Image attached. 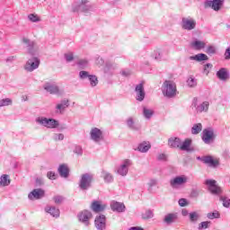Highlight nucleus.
Instances as JSON below:
<instances>
[{
  "label": "nucleus",
  "instance_id": "obj_1",
  "mask_svg": "<svg viewBox=\"0 0 230 230\" xmlns=\"http://www.w3.org/2000/svg\"><path fill=\"white\" fill-rule=\"evenodd\" d=\"M162 93L165 98H175L177 96V85L173 81L166 80L162 85Z\"/></svg>",
  "mask_w": 230,
  "mask_h": 230
},
{
  "label": "nucleus",
  "instance_id": "obj_2",
  "mask_svg": "<svg viewBox=\"0 0 230 230\" xmlns=\"http://www.w3.org/2000/svg\"><path fill=\"white\" fill-rule=\"evenodd\" d=\"M93 181H94V175L86 172L81 175L78 186L82 191H87L90 188H93Z\"/></svg>",
  "mask_w": 230,
  "mask_h": 230
},
{
  "label": "nucleus",
  "instance_id": "obj_3",
  "mask_svg": "<svg viewBox=\"0 0 230 230\" xmlns=\"http://www.w3.org/2000/svg\"><path fill=\"white\" fill-rule=\"evenodd\" d=\"M36 123L41 125V127H46V128H57L60 123L55 119H48L46 117H38L36 119Z\"/></svg>",
  "mask_w": 230,
  "mask_h": 230
},
{
  "label": "nucleus",
  "instance_id": "obj_4",
  "mask_svg": "<svg viewBox=\"0 0 230 230\" xmlns=\"http://www.w3.org/2000/svg\"><path fill=\"white\" fill-rule=\"evenodd\" d=\"M40 66V59L37 57H32L28 59V61L24 65L23 68L28 73H33V71H35V69H39Z\"/></svg>",
  "mask_w": 230,
  "mask_h": 230
},
{
  "label": "nucleus",
  "instance_id": "obj_5",
  "mask_svg": "<svg viewBox=\"0 0 230 230\" xmlns=\"http://www.w3.org/2000/svg\"><path fill=\"white\" fill-rule=\"evenodd\" d=\"M78 221L81 222L85 227L91 226V218H93V213L89 210H82L77 214Z\"/></svg>",
  "mask_w": 230,
  "mask_h": 230
},
{
  "label": "nucleus",
  "instance_id": "obj_6",
  "mask_svg": "<svg viewBox=\"0 0 230 230\" xmlns=\"http://www.w3.org/2000/svg\"><path fill=\"white\" fill-rule=\"evenodd\" d=\"M43 89L49 94H60V88L57 84V82L50 80L43 84Z\"/></svg>",
  "mask_w": 230,
  "mask_h": 230
},
{
  "label": "nucleus",
  "instance_id": "obj_7",
  "mask_svg": "<svg viewBox=\"0 0 230 230\" xmlns=\"http://www.w3.org/2000/svg\"><path fill=\"white\" fill-rule=\"evenodd\" d=\"M132 166V160L125 159L117 170V173L121 177H127L128 174V168Z\"/></svg>",
  "mask_w": 230,
  "mask_h": 230
},
{
  "label": "nucleus",
  "instance_id": "obj_8",
  "mask_svg": "<svg viewBox=\"0 0 230 230\" xmlns=\"http://www.w3.org/2000/svg\"><path fill=\"white\" fill-rule=\"evenodd\" d=\"M205 184L208 186V190L212 195H222V188L217 185V181L215 180H207Z\"/></svg>",
  "mask_w": 230,
  "mask_h": 230
},
{
  "label": "nucleus",
  "instance_id": "obj_9",
  "mask_svg": "<svg viewBox=\"0 0 230 230\" xmlns=\"http://www.w3.org/2000/svg\"><path fill=\"white\" fill-rule=\"evenodd\" d=\"M181 25L182 30L191 31V30H195V28H197V22L193 18H182Z\"/></svg>",
  "mask_w": 230,
  "mask_h": 230
},
{
  "label": "nucleus",
  "instance_id": "obj_10",
  "mask_svg": "<svg viewBox=\"0 0 230 230\" xmlns=\"http://www.w3.org/2000/svg\"><path fill=\"white\" fill-rule=\"evenodd\" d=\"M135 93L137 102H143L146 96V93L145 92V83L142 82L137 84L135 87Z\"/></svg>",
  "mask_w": 230,
  "mask_h": 230
},
{
  "label": "nucleus",
  "instance_id": "obj_11",
  "mask_svg": "<svg viewBox=\"0 0 230 230\" xmlns=\"http://www.w3.org/2000/svg\"><path fill=\"white\" fill-rule=\"evenodd\" d=\"M224 4V0H207L204 3V8H212L215 12H218Z\"/></svg>",
  "mask_w": 230,
  "mask_h": 230
},
{
  "label": "nucleus",
  "instance_id": "obj_12",
  "mask_svg": "<svg viewBox=\"0 0 230 230\" xmlns=\"http://www.w3.org/2000/svg\"><path fill=\"white\" fill-rule=\"evenodd\" d=\"M94 226L97 230L107 229V217H105V215L96 216L94 220Z\"/></svg>",
  "mask_w": 230,
  "mask_h": 230
},
{
  "label": "nucleus",
  "instance_id": "obj_13",
  "mask_svg": "<svg viewBox=\"0 0 230 230\" xmlns=\"http://www.w3.org/2000/svg\"><path fill=\"white\" fill-rule=\"evenodd\" d=\"M90 137L94 143H100V141H103V131L98 128H93L90 131Z\"/></svg>",
  "mask_w": 230,
  "mask_h": 230
},
{
  "label": "nucleus",
  "instance_id": "obj_14",
  "mask_svg": "<svg viewBox=\"0 0 230 230\" xmlns=\"http://www.w3.org/2000/svg\"><path fill=\"white\" fill-rule=\"evenodd\" d=\"M202 141H204L206 145L213 143V141H215V131L211 128L204 129L202 135Z\"/></svg>",
  "mask_w": 230,
  "mask_h": 230
},
{
  "label": "nucleus",
  "instance_id": "obj_15",
  "mask_svg": "<svg viewBox=\"0 0 230 230\" xmlns=\"http://www.w3.org/2000/svg\"><path fill=\"white\" fill-rule=\"evenodd\" d=\"M199 98L195 97L192 101V105L195 107L197 112H208L209 110V102H203L201 104L198 105Z\"/></svg>",
  "mask_w": 230,
  "mask_h": 230
},
{
  "label": "nucleus",
  "instance_id": "obj_16",
  "mask_svg": "<svg viewBox=\"0 0 230 230\" xmlns=\"http://www.w3.org/2000/svg\"><path fill=\"white\" fill-rule=\"evenodd\" d=\"M92 10L93 5L91 4H74L72 8L73 12H83V13H88Z\"/></svg>",
  "mask_w": 230,
  "mask_h": 230
},
{
  "label": "nucleus",
  "instance_id": "obj_17",
  "mask_svg": "<svg viewBox=\"0 0 230 230\" xmlns=\"http://www.w3.org/2000/svg\"><path fill=\"white\" fill-rule=\"evenodd\" d=\"M45 195V191L42 189H34L31 192L29 193L28 199L30 200H39L40 199H43Z\"/></svg>",
  "mask_w": 230,
  "mask_h": 230
},
{
  "label": "nucleus",
  "instance_id": "obj_18",
  "mask_svg": "<svg viewBox=\"0 0 230 230\" xmlns=\"http://www.w3.org/2000/svg\"><path fill=\"white\" fill-rule=\"evenodd\" d=\"M188 182V177L186 176H177L170 181V186L172 188H177V186H182Z\"/></svg>",
  "mask_w": 230,
  "mask_h": 230
},
{
  "label": "nucleus",
  "instance_id": "obj_19",
  "mask_svg": "<svg viewBox=\"0 0 230 230\" xmlns=\"http://www.w3.org/2000/svg\"><path fill=\"white\" fill-rule=\"evenodd\" d=\"M178 218L179 216L177 215V213H169L164 216V223L167 226H172V224H175V222H177Z\"/></svg>",
  "mask_w": 230,
  "mask_h": 230
},
{
  "label": "nucleus",
  "instance_id": "obj_20",
  "mask_svg": "<svg viewBox=\"0 0 230 230\" xmlns=\"http://www.w3.org/2000/svg\"><path fill=\"white\" fill-rule=\"evenodd\" d=\"M111 208L117 213H125L126 209L125 204L114 200L111 202Z\"/></svg>",
  "mask_w": 230,
  "mask_h": 230
},
{
  "label": "nucleus",
  "instance_id": "obj_21",
  "mask_svg": "<svg viewBox=\"0 0 230 230\" xmlns=\"http://www.w3.org/2000/svg\"><path fill=\"white\" fill-rule=\"evenodd\" d=\"M69 107V100L64 99L61 101L60 103L57 104L56 106V112L57 114H62L66 109Z\"/></svg>",
  "mask_w": 230,
  "mask_h": 230
},
{
  "label": "nucleus",
  "instance_id": "obj_22",
  "mask_svg": "<svg viewBox=\"0 0 230 230\" xmlns=\"http://www.w3.org/2000/svg\"><path fill=\"white\" fill-rule=\"evenodd\" d=\"M181 138L177 137H172L168 139V146L170 148H181Z\"/></svg>",
  "mask_w": 230,
  "mask_h": 230
},
{
  "label": "nucleus",
  "instance_id": "obj_23",
  "mask_svg": "<svg viewBox=\"0 0 230 230\" xmlns=\"http://www.w3.org/2000/svg\"><path fill=\"white\" fill-rule=\"evenodd\" d=\"M58 172L60 175V177H63L64 179H67L69 177V167H67V164H62L58 168Z\"/></svg>",
  "mask_w": 230,
  "mask_h": 230
},
{
  "label": "nucleus",
  "instance_id": "obj_24",
  "mask_svg": "<svg viewBox=\"0 0 230 230\" xmlns=\"http://www.w3.org/2000/svg\"><path fill=\"white\" fill-rule=\"evenodd\" d=\"M217 76L219 80H222V82H226V80H228L229 78V72L227 71V68L222 67L217 72Z\"/></svg>",
  "mask_w": 230,
  "mask_h": 230
},
{
  "label": "nucleus",
  "instance_id": "obj_25",
  "mask_svg": "<svg viewBox=\"0 0 230 230\" xmlns=\"http://www.w3.org/2000/svg\"><path fill=\"white\" fill-rule=\"evenodd\" d=\"M203 163H204V164H208L211 168H217V166H218L217 160H214L213 156H211V155L204 156Z\"/></svg>",
  "mask_w": 230,
  "mask_h": 230
},
{
  "label": "nucleus",
  "instance_id": "obj_26",
  "mask_svg": "<svg viewBox=\"0 0 230 230\" xmlns=\"http://www.w3.org/2000/svg\"><path fill=\"white\" fill-rule=\"evenodd\" d=\"M105 208L107 207L100 204L99 201H93L91 206V209H93L94 213H102V211L105 210Z\"/></svg>",
  "mask_w": 230,
  "mask_h": 230
},
{
  "label": "nucleus",
  "instance_id": "obj_27",
  "mask_svg": "<svg viewBox=\"0 0 230 230\" xmlns=\"http://www.w3.org/2000/svg\"><path fill=\"white\" fill-rule=\"evenodd\" d=\"M200 213L199 211H191L189 214V220L190 224H197L200 220Z\"/></svg>",
  "mask_w": 230,
  "mask_h": 230
},
{
  "label": "nucleus",
  "instance_id": "obj_28",
  "mask_svg": "<svg viewBox=\"0 0 230 230\" xmlns=\"http://www.w3.org/2000/svg\"><path fill=\"white\" fill-rule=\"evenodd\" d=\"M154 114L155 111L152 109L146 108V106L143 107L142 115L144 116L145 119H152Z\"/></svg>",
  "mask_w": 230,
  "mask_h": 230
},
{
  "label": "nucleus",
  "instance_id": "obj_29",
  "mask_svg": "<svg viewBox=\"0 0 230 230\" xmlns=\"http://www.w3.org/2000/svg\"><path fill=\"white\" fill-rule=\"evenodd\" d=\"M189 60H196V62H202L204 60H209V58L208 57V55L200 53L195 56H190L189 58Z\"/></svg>",
  "mask_w": 230,
  "mask_h": 230
},
{
  "label": "nucleus",
  "instance_id": "obj_30",
  "mask_svg": "<svg viewBox=\"0 0 230 230\" xmlns=\"http://www.w3.org/2000/svg\"><path fill=\"white\" fill-rule=\"evenodd\" d=\"M190 146H191V139L186 138L183 142L180 144V150L183 152H190Z\"/></svg>",
  "mask_w": 230,
  "mask_h": 230
},
{
  "label": "nucleus",
  "instance_id": "obj_31",
  "mask_svg": "<svg viewBox=\"0 0 230 230\" xmlns=\"http://www.w3.org/2000/svg\"><path fill=\"white\" fill-rule=\"evenodd\" d=\"M151 148L150 143L148 142H142L138 145L137 150L138 152H141L142 154H146Z\"/></svg>",
  "mask_w": 230,
  "mask_h": 230
},
{
  "label": "nucleus",
  "instance_id": "obj_32",
  "mask_svg": "<svg viewBox=\"0 0 230 230\" xmlns=\"http://www.w3.org/2000/svg\"><path fill=\"white\" fill-rule=\"evenodd\" d=\"M191 47L197 51H200V49L206 48V42L196 40L191 43Z\"/></svg>",
  "mask_w": 230,
  "mask_h": 230
},
{
  "label": "nucleus",
  "instance_id": "obj_33",
  "mask_svg": "<svg viewBox=\"0 0 230 230\" xmlns=\"http://www.w3.org/2000/svg\"><path fill=\"white\" fill-rule=\"evenodd\" d=\"M46 211L55 218H58V217H60V209L57 208V207H49V208H46Z\"/></svg>",
  "mask_w": 230,
  "mask_h": 230
},
{
  "label": "nucleus",
  "instance_id": "obj_34",
  "mask_svg": "<svg viewBox=\"0 0 230 230\" xmlns=\"http://www.w3.org/2000/svg\"><path fill=\"white\" fill-rule=\"evenodd\" d=\"M102 175L104 180V182H107V184H111V182H114V176H112L110 172L102 171Z\"/></svg>",
  "mask_w": 230,
  "mask_h": 230
},
{
  "label": "nucleus",
  "instance_id": "obj_35",
  "mask_svg": "<svg viewBox=\"0 0 230 230\" xmlns=\"http://www.w3.org/2000/svg\"><path fill=\"white\" fill-rule=\"evenodd\" d=\"M200 193H202V190L199 188H192L190 190V199H197L198 197H200Z\"/></svg>",
  "mask_w": 230,
  "mask_h": 230
},
{
  "label": "nucleus",
  "instance_id": "obj_36",
  "mask_svg": "<svg viewBox=\"0 0 230 230\" xmlns=\"http://www.w3.org/2000/svg\"><path fill=\"white\" fill-rule=\"evenodd\" d=\"M0 186H10V176L3 174L0 178Z\"/></svg>",
  "mask_w": 230,
  "mask_h": 230
},
{
  "label": "nucleus",
  "instance_id": "obj_37",
  "mask_svg": "<svg viewBox=\"0 0 230 230\" xmlns=\"http://www.w3.org/2000/svg\"><path fill=\"white\" fill-rule=\"evenodd\" d=\"M205 53H207V55L209 57H212V55H217V47L215 45H208L206 48Z\"/></svg>",
  "mask_w": 230,
  "mask_h": 230
},
{
  "label": "nucleus",
  "instance_id": "obj_38",
  "mask_svg": "<svg viewBox=\"0 0 230 230\" xmlns=\"http://www.w3.org/2000/svg\"><path fill=\"white\" fill-rule=\"evenodd\" d=\"M200 132H202V124H194L193 127L191 128V134L197 136V134H200Z\"/></svg>",
  "mask_w": 230,
  "mask_h": 230
},
{
  "label": "nucleus",
  "instance_id": "obj_39",
  "mask_svg": "<svg viewBox=\"0 0 230 230\" xmlns=\"http://www.w3.org/2000/svg\"><path fill=\"white\" fill-rule=\"evenodd\" d=\"M126 123L128 128L131 130H139V128L136 126V122H134V119L132 117L128 118Z\"/></svg>",
  "mask_w": 230,
  "mask_h": 230
},
{
  "label": "nucleus",
  "instance_id": "obj_40",
  "mask_svg": "<svg viewBox=\"0 0 230 230\" xmlns=\"http://www.w3.org/2000/svg\"><path fill=\"white\" fill-rule=\"evenodd\" d=\"M220 202L223 203V207L229 208H230V199L227 196H220L219 197Z\"/></svg>",
  "mask_w": 230,
  "mask_h": 230
},
{
  "label": "nucleus",
  "instance_id": "obj_41",
  "mask_svg": "<svg viewBox=\"0 0 230 230\" xmlns=\"http://www.w3.org/2000/svg\"><path fill=\"white\" fill-rule=\"evenodd\" d=\"M154 217V211L148 209L145 211L142 215L141 217L143 220H150Z\"/></svg>",
  "mask_w": 230,
  "mask_h": 230
},
{
  "label": "nucleus",
  "instance_id": "obj_42",
  "mask_svg": "<svg viewBox=\"0 0 230 230\" xmlns=\"http://www.w3.org/2000/svg\"><path fill=\"white\" fill-rule=\"evenodd\" d=\"M211 221H203L198 225L199 230L209 229Z\"/></svg>",
  "mask_w": 230,
  "mask_h": 230
},
{
  "label": "nucleus",
  "instance_id": "obj_43",
  "mask_svg": "<svg viewBox=\"0 0 230 230\" xmlns=\"http://www.w3.org/2000/svg\"><path fill=\"white\" fill-rule=\"evenodd\" d=\"M88 80L90 82L91 87H96V85H98L99 81L96 75H91Z\"/></svg>",
  "mask_w": 230,
  "mask_h": 230
},
{
  "label": "nucleus",
  "instance_id": "obj_44",
  "mask_svg": "<svg viewBox=\"0 0 230 230\" xmlns=\"http://www.w3.org/2000/svg\"><path fill=\"white\" fill-rule=\"evenodd\" d=\"M28 54L31 55V57H36V55H39V49L35 48L34 46L29 47L27 49Z\"/></svg>",
  "mask_w": 230,
  "mask_h": 230
},
{
  "label": "nucleus",
  "instance_id": "obj_45",
  "mask_svg": "<svg viewBox=\"0 0 230 230\" xmlns=\"http://www.w3.org/2000/svg\"><path fill=\"white\" fill-rule=\"evenodd\" d=\"M207 218H208L209 220H215V218H220V213H218V211L208 213Z\"/></svg>",
  "mask_w": 230,
  "mask_h": 230
},
{
  "label": "nucleus",
  "instance_id": "obj_46",
  "mask_svg": "<svg viewBox=\"0 0 230 230\" xmlns=\"http://www.w3.org/2000/svg\"><path fill=\"white\" fill-rule=\"evenodd\" d=\"M13 102L10 98H5L0 100V107H8V105H12Z\"/></svg>",
  "mask_w": 230,
  "mask_h": 230
},
{
  "label": "nucleus",
  "instance_id": "obj_47",
  "mask_svg": "<svg viewBox=\"0 0 230 230\" xmlns=\"http://www.w3.org/2000/svg\"><path fill=\"white\" fill-rule=\"evenodd\" d=\"M187 85L189 87H197V79H195L194 77H189L187 80Z\"/></svg>",
  "mask_w": 230,
  "mask_h": 230
},
{
  "label": "nucleus",
  "instance_id": "obj_48",
  "mask_svg": "<svg viewBox=\"0 0 230 230\" xmlns=\"http://www.w3.org/2000/svg\"><path fill=\"white\" fill-rule=\"evenodd\" d=\"M88 65L89 62L87 61V59H80L77 62V66L80 67V69H85V67H87Z\"/></svg>",
  "mask_w": 230,
  "mask_h": 230
},
{
  "label": "nucleus",
  "instance_id": "obj_49",
  "mask_svg": "<svg viewBox=\"0 0 230 230\" xmlns=\"http://www.w3.org/2000/svg\"><path fill=\"white\" fill-rule=\"evenodd\" d=\"M22 42L26 45L27 49L31 48V46H35V41L30 40V39L22 38Z\"/></svg>",
  "mask_w": 230,
  "mask_h": 230
},
{
  "label": "nucleus",
  "instance_id": "obj_50",
  "mask_svg": "<svg viewBox=\"0 0 230 230\" xmlns=\"http://www.w3.org/2000/svg\"><path fill=\"white\" fill-rule=\"evenodd\" d=\"M116 69V66L111 62L106 63L104 71L105 73H109L110 71H114Z\"/></svg>",
  "mask_w": 230,
  "mask_h": 230
},
{
  "label": "nucleus",
  "instance_id": "obj_51",
  "mask_svg": "<svg viewBox=\"0 0 230 230\" xmlns=\"http://www.w3.org/2000/svg\"><path fill=\"white\" fill-rule=\"evenodd\" d=\"M89 76H91V75H89V72L82 70L79 72V78L81 80H85L87 78H89Z\"/></svg>",
  "mask_w": 230,
  "mask_h": 230
},
{
  "label": "nucleus",
  "instance_id": "obj_52",
  "mask_svg": "<svg viewBox=\"0 0 230 230\" xmlns=\"http://www.w3.org/2000/svg\"><path fill=\"white\" fill-rule=\"evenodd\" d=\"M28 19L29 21H31V22H39L40 21V18H39V16L31 13L28 15Z\"/></svg>",
  "mask_w": 230,
  "mask_h": 230
},
{
  "label": "nucleus",
  "instance_id": "obj_53",
  "mask_svg": "<svg viewBox=\"0 0 230 230\" xmlns=\"http://www.w3.org/2000/svg\"><path fill=\"white\" fill-rule=\"evenodd\" d=\"M53 200H54L55 204H62L65 200V198H64V196L58 195L53 198Z\"/></svg>",
  "mask_w": 230,
  "mask_h": 230
},
{
  "label": "nucleus",
  "instance_id": "obj_54",
  "mask_svg": "<svg viewBox=\"0 0 230 230\" xmlns=\"http://www.w3.org/2000/svg\"><path fill=\"white\" fill-rule=\"evenodd\" d=\"M54 141H64V134L62 133H56L53 136Z\"/></svg>",
  "mask_w": 230,
  "mask_h": 230
},
{
  "label": "nucleus",
  "instance_id": "obj_55",
  "mask_svg": "<svg viewBox=\"0 0 230 230\" xmlns=\"http://www.w3.org/2000/svg\"><path fill=\"white\" fill-rule=\"evenodd\" d=\"M47 177L50 181H55L57 179V173H55L53 171H49L47 172Z\"/></svg>",
  "mask_w": 230,
  "mask_h": 230
},
{
  "label": "nucleus",
  "instance_id": "obj_56",
  "mask_svg": "<svg viewBox=\"0 0 230 230\" xmlns=\"http://www.w3.org/2000/svg\"><path fill=\"white\" fill-rule=\"evenodd\" d=\"M74 154H76V155H83L84 150L82 149V146H75V147L74 149Z\"/></svg>",
  "mask_w": 230,
  "mask_h": 230
},
{
  "label": "nucleus",
  "instance_id": "obj_57",
  "mask_svg": "<svg viewBox=\"0 0 230 230\" xmlns=\"http://www.w3.org/2000/svg\"><path fill=\"white\" fill-rule=\"evenodd\" d=\"M179 206H181V208H186V206H188V199L181 198L179 199L178 201Z\"/></svg>",
  "mask_w": 230,
  "mask_h": 230
},
{
  "label": "nucleus",
  "instance_id": "obj_58",
  "mask_svg": "<svg viewBox=\"0 0 230 230\" xmlns=\"http://www.w3.org/2000/svg\"><path fill=\"white\" fill-rule=\"evenodd\" d=\"M65 58L66 62H73L75 57L73 56V53L65 54Z\"/></svg>",
  "mask_w": 230,
  "mask_h": 230
},
{
  "label": "nucleus",
  "instance_id": "obj_59",
  "mask_svg": "<svg viewBox=\"0 0 230 230\" xmlns=\"http://www.w3.org/2000/svg\"><path fill=\"white\" fill-rule=\"evenodd\" d=\"M147 184H148L149 188H154V186H157V180L151 179Z\"/></svg>",
  "mask_w": 230,
  "mask_h": 230
},
{
  "label": "nucleus",
  "instance_id": "obj_60",
  "mask_svg": "<svg viewBox=\"0 0 230 230\" xmlns=\"http://www.w3.org/2000/svg\"><path fill=\"white\" fill-rule=\"evenodd\" d=\"M155 60H161V52L159 50H155L153 54Z\"/></svg>",
  "mask_w": 230,
  "mask_h": 230
},
{
  "label": "nucleus",
  "instance_id": "obj_61",
  "mask_svg": "<svg viewBox=\"0 0 230 230\" xmlns=\"http://www.w3.org/2000/svg\"><path fill=\"white\" fill-rule=\"evenodd\" d=\"M225 59L230 60V46L225 51Z\"/></svg>",
  "mask_w": 230,
  "mask_h": 230
},
{
  "label": "nucleus",
  "instance_id": "obj_62",
  "mask_svg": "<svg viewBox=\"0 0 230 230\" xmlns=\"http://www.w3.org/2000/svg\"><path fill=\"white\" fill-rule=\"evenodd\" d=\"M157 160L158 161H166V155H164V154L158 155Z\"/></svg>",
  "mask_w": 230,
  "mask_h": 230
},
{
  "label": "nucleus",
  "instance_id": "obj_63",
  "mask_svg": "<svg viewBox=\"0 0 230 230\" xmlns=\"http://www.w3.org/2000/svg\"><path fill=\"white\" fill-rule=\"evenodd\" d=\"M16 57L15 56H11V57H8L5 61L7 62V64H10L12 62H13V60H15Z\"/></svg>",
  "mask_w": 230,
  "mask_h": 230
},
{
  "label": "nucleus",
  "instance_id": "obj_64",
  "mask_svg": "<svg viewBox=\"0 0 230 230\" xmlns=\"http://www.w3.org/2000/svg\"><path fill=\"white\" fill-rule=\"evenodd\" d=\"M128 230H145V229L141 226H133V227H130Z\"/></svg>",
  "mask_w": 230,
  "mask_h": 230
}]
</instances>
